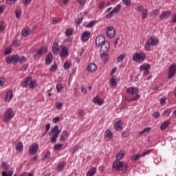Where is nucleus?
I'll return each mask as SVG.
<instances>
[{"instance_id": "obj_54", "label": "nucleus", "mask_w": 176, "mask_h": 176, "mask_svg": "<svg viewBox=\"0 0 176 176\" xmlns=\"http://www.w3.org/2000/svg\"><path fill=\"white\" fill-rule=\"evenodd\" d=\"M50 127H51V125L50 123H48L45 125V131L43 133V135H45V134H46V133H47V131H49V130H50Z\"/></svg>"}, {"instance_id": "obj_37", "label": "nucleus", "mask_w": 176, "mask_h": 176, "mask_svg": "<svg viewBox=\"0 0 176 176\" xmlns=\"http://www.w3.org/2000/svg\"><path fill=\"white\" fill-rule=\"evenodd\" d=\"M65 164H66V163L64 162H60L58 166V171L61 173V171H63V170H64V168L65 167Z\"/></svg>"}, {"instance_id": "obj_16", "label": "nucleus", "mask_w": 176, "mask_h": 176, "mask_svg": "<svg viewBox=\"0 0 176 176\" xmlns=\"http://www.w3.org/2000/svg\"><path fill=\"white\" fill-rule=\"evenodd\" d=\"M123 122L122 120H118L116 123H114V129L117 131H120V130H123Z\"/></svg>"}, {"instance_id": "obj_29", "label": "nucleus", "mask_w": 176, "mask_h": 176, "mask_svg": "<svg viewBox=\"0 0 176 176\" xmlns=\"http://www.w3.org/2000/svg\"><path fill=\"white\" fill-rule=\"evenodd\" d=\"M170 125V120H166L160 126L161 130H166L167 127Z\"/></svg>"}, {"instance_id": "obj_59", "label": "nucleus", "mask_w": 176, "mask_h": 176, "mask_svg": "<svg viewBox=\"0 0 176 176\" xmlns=\"http://www.w3.org/2000/svg\"><path fill=\"white\" fill-rule=\"evenodd\" d=\"M58 122H60V117L56 116L52 119V123H57Z\"/></svg>"}, {"instance_id": "obj_50", "label": "nucleus", "mask_w": 176, "mask_h": 176, "mask_svg": "<svg viewBox=\"0 0 176 176\" xmlns=\"http://www.w3.org/2000/svg\"><path fill=\"white\" fill-rule=\"evenodd\" d=\"M1 167L3 168V170H8L9 169V165L6 162H2Z\"/></svg>"}, {"instance_id": "obj_7", "label": "nucleus", "mask_w": 176, "mask_h": 176, "mask_svg": "<svg viewBox=\"0 0 176 176\" xmlns=\"http://www.w3.org/2000/svg\"><path fill=\"white\" fill-rule=\"evenodd\" d=\"M20 58V56L17 54H12L11 56H8L6 57V63L7 64H10L11 63H13L14 64H17L19 63V60Z\"/></svg>"}, {"instance_id": "obj_47", "label": "nucleus", "mask_w": 176, "mask_h": 176, "mask_svg": "<svg viewBox=\"0 0 176 176\" xmlns=\"http://www.w3.org/2000/svg\"><path fill=\"white\" fill-rule=\"evenodd\" d=\"M12 175H13V171L12 170L2 173V176H12Z\"/></svg>"}, {"instance_id": "obj_40", "label": "nucleus", "mask_w": 176, "mask_h": 176, "mask_svg": "<svg viewBox=\"0 0 176 176\" xmlns=\"http://www.w3.org/2000/svg\"><path fill=\"white\" fill-rule=\"evenodd\" d=\"M64 89V85L59 83L56 85V92L57 93H61V90Z\"/></svg>"}, {"instance_id": "obj_21", "label": "nucleus", "mask_w": 176, "mask_h": 176, "mask_svg": "<svg viewBox=\"0 0 176 176\" xmlns=\"http://www.w3.org/2000/svg\"><path fill=\"white\" fill-rule=\"evenodd\" d=\"M63 133H65V135H62L60 137V141H61V142H65V141H67L68 137H69L68 131H65Z\"/></svg>"}, {"instance_id": "obj_49", "label": "nucleus", "mask_w": 176, "mask_h": 176, "mask_svg": "<svg viewBox=\"0 0 176 176\" xmlns=\"http://www.w3.org/2000/svg\"><path fill=\"white\" fill-rule=\"evenodd\" d=\"M19 61L20 64H24V63H27V58H25V56H21L19 58Z\"/></svg>"}, {"instance_id": "obj_45", "label": "nucleus", "mask_w": 176, "mask_h": 176, "mask_svg": "<svg viewBox=\"0 0 176 176\" xmlns=\"http://www.w3.org/2000/svg\"><path fill=\"white\" fill-rule=\"evenodd\" d=\"M57 70V64L54 63L52 65V67L49 69L50 72H53Z\"/></svg>"}, {"instance_id": "obj_5", "label": "nucleus", "mask_w": 176, "mask_h": 176, "mask_svg": "<svg viewBox=\"0 0 176 176\" xmlns=\"http://www.w3.org/2000/svg\"><path fill=\"white\" fill-rule=\"evenodd\" d=\"M14 111L12 108H8L4 112V122H10L12 118H14Z\"/></svg>"}, {"instance_id": "obj_30", "label": "nucleus", "mask_w": 176, "mask_h": 176, "mask_svg": "<svg viewBox=\"0 0 176 176\" xmlns=\"http://www.w3.org/2000/svg\"><path fill=\"white\" fill-rule=\"evenodd\" d=\"M97 173V168L96 167H92L91 170H89L87 173V176H94Z\"/></svg>"}, {"instance_id": "obj_22", "label": "nucleus", "mask_w": 176, "mask_h": 176, "mask_svg": "<svg viewBox=\"0 0 176 176\" xmlns=\"http://www.w3.org/2000/svg\"><path fill=\"white\" fill-rule=\"evenodd\" d=\"M89 38H90V32L85 31L81 35L82 41H89Z\"/></svg>"}, {"instance_id": "obj_48", "label": "nucleus", "mask_w": 176, "mask_h": 176, "mask_svg": "<svg viewBox=\"0 0 176 176\" xmlns=\"http://www.w3.org/2000/svg\"><path fill=\"white\" fill-rule=\"evenodd\" d=\"M65 34L66 35V36H71V35H72L73 32L72 30L71 29H67L65 30Z\"/></svg>"}, {"instance_id": "obj_44", "label": "nucleus", "mask_w": 176, "mask_h": 176, "mask_svg": "<svg viewBox=\"0 0 176 176\" xmlns=\"http://www.w3.org/2000/svg\"><path fill=\"white\" fill-rule=\"evenodd\" d=\"M12 53V46H9L4 52V54L8 56V54H10Z\"/></svg>"}, {"instance_id": "obj_12", "label": "nucleus", "mask_w": 176, "mask_h": 176, "mask_svg": "<svg viewBox=\"0 0 176 176\" xmlns=\"http://www.w3.org/2000/svg\"><path fill=\"white\" fill-rule=\"evenodd\" d=\"M109 47H111V44L109 43V41H106L100 45V52H107L108 50H109Z\"/></svg>"}, {"instance_id": "obj_64", "label": "nucleus", "mask_w": 176, "mask_h": 176, "mask_svg": "<svg viewBox=\"0 0 176 176\" xmlns=\"http://www.w3.org/2000/svg\"><path fill=\"white\" fill-rule=\"evenodd\" d=\"M172 21L173 23H176V13H175L173 16H172Z\"/></svg>"}, {"instance_id": "obj_52", "label": "nucleus", "mask_w": 176, "mask_h": 176, "mask_svg": "<svg viewBox=\"0 0 176 176\" xmlns=\"http://www.w3.org/2000/svg\"><path fill=\"white\" fill-rule=\"evenodd\" d=\"M159 13H160L159 10H153L151 14V16H158Z\"/></svg>"}, {"instance_id": "obj_27", "label": "nucleus", "mask_w": 176, "mask_h": 176, "mask_svg": "<svg viewBox=\"0 0 176 176\" xmlns=\"http://www.w3.org/2000/svg\"><path fill=\"white\" fill-rule=\"evenodd\" d=\"M52 60H53V54H52V53H50L45 57V64H47V65H49V64H50Z\"/></svg>"}, {"instance_id": "obj_60", "label": "nucleus", "mask_w": 176, "mask_h": 176, "mask_svg": "<svg viewBox=\"0 0 176 176\" xmlns=\"http://www.w3.org/2000/svg\"><path fill=\"white\" fill-rule=\"evenodd\" d=\"M113 14H115V13L111 10L109 14L106 15V19H111Z\"/></svg>"}, {"instance_id": "obj_43", "label": "nucleus", "mask_w": 176, "mask_h": 176, "mask_svg": "<svg viewBox=\"0 0 176 176\" xmlns=\"http://www.w3.org/2000/svg\"><path fill=\"white\" fill-rule=\"evenodd\" d=\"M60 148H63V144L61 143L54 145V151H58Z\"/></svg>"}, {"instance_id": "obj_9", "label": "nucleus", "mask_w": 176, "mask_h": 176, "mask_svg": "<svg viewBox=\"0 0 176 176\" xmlns=\"http://www.w3.org/2000/svg\"><path fill=\"white\" fill-rule=\"evenodd\" d=\"M140 71L144 72V75H149V70L151 69V64H143L139 67Z\"/></svg>"}, {"instance_id": "obj_18", "label": "nucleus", "mask_w": 176, "mask_h": 176, "mask_svg": "<svg viewBox=\"0 0 176 176\" xmlns=\"http://www.w3.org/2000/svg\"><path fill=\"white\" fill-rule=\"evenodd\" d=\"M92 102H94V104H97L98 105H99V107H101V105H104V100L100 98V97L97 96L94 98Z\"/></svg>"}, {"instance_id": "obj_15", "label": "nucleus", "mask_w": 176, "mask_h": 176, "mask_svg": "<svg viewBox=\"0 0 176 176\" xmlns=\"http://www.w3.org/2000/svg\"><path fill=\"white\" fill-rule=\"evenodd\" d=\"M47 52V47L45 46L43 47L42 48L39 49L37 51V54L34 55V58H36V57H41V56H42V54H45V53H46Z\"/></svg>"}, {"instance_id": "obj_14", "label": "nucleus", "mask_w": 176, "mask_h": 176, "mask_svg": "<svg viewBox=\"0 0 176 176\" xmlns=\"http://www.w3.org/2000/svg\"><path fill=\"white\" fill-rule=\"evenodd\" d=\"M38 148H39V146H38V144H33L30 146L29 148L30 155H35V153L38 152Z\"/></svg>"}, {"instance_id": "obj_23", "label": "nucleus", "mask_w": 176, "mask_h": 176, "mask_svg": "<svg viewBox=\"0 0 176 176\" xmlns=\"http://www.w3.org/2000/svg\"><path fill=\"white\" fill-rule=\"evenodd\" d=\"M97 70V65L95 63H90L87 67V71L89 72H94Z\"/></svg>"}, {"instance_id": "obj_53", "label": "nucleus", "mask_w": 176, "mask_h": 176, "mask_svg": "<svg viewBox=\"0 0 176 176\" xmlns=\"http://www.w3.org/2000/svg\"><path fill=\"white\" fill-rule=\"evenodd\" d=\"M35 85H36L35 80H32V81L30 80L29 83V86L30 89H34L35 87Z\"/></svg>"}, {"instance_id": "obj_3", "label": "nucleus", "mask_w": 176, "mask_h": 176, "mask_svg": "<svg viewBox=\"0 0 176 176\" xmlns=\"http://www.w3.org/2000/svg\"><path fill=\"white\" fill-rule=\"evenodd\" d=\"M146 58V54L144 52H136L133 55V60L135 63L142 64Z\"/></svg>"}, {"instance_id": "obj_28", "label": "nucleus", "mask_w": 176, "mask_h": 176, "mask_svg": "<svg viewBox=\"0 0 176 176\" xmlns=\"http://www.w3.org/2000/svg\"><path fill=\"white\" fill-rule=\"evenodd\" d=\"M124 155L125 153L123 151H120L117 155L116 156V159L117 161H120L122 160V159H123V157H124Z\"/></svg>"}, {"instance_id": "obj_46", "label": "nucleus", "mask_w": 176, "mask_h": 176, "mask_svg": "<svg viewBox=\"0 0 176 176\" xmlns=\"http://www.w3.org/2000/svg\"><path fill=\"white\" fill-rule=\"evenodd\" d=\"M50 151H47L44 155L43 160H49L50 159Z\"/></svg>"}, {"instance_id": "obj_8", "label": "nucleus", "mask_w": 176, "mask_h": 176, "mask_svg": "<svg viewBox=\"0 0 176 176\" xmlns=\"http://www.w3.org/2000/svg\"><path fill=\"white\" fill-rule=\"evenodd\" d=\"M176 74V64L173 63L168 68V79H171V78H174Z\"/></svg>"}, {"instance_id": "obj_58", "label": "nucleus", "mask_w": 176, "mask_h": 176, "mask_svg": "<svg viewBox=\"0 0 176 176\" xmlns=\"http://www.w3.org/2000/svg\"><path fill=\"white\" fill-rule=\"evenodd\" d=\"M56 107L57 109H61L63 108V103L56 102Z\"/></svg>"}, {"instance_id": "obj_56", "label": "nucleus", "mask_w": 176, "mask_h": 176, "mask_svg": "<svg viewBox=\"0 0 176 176\" xmlns=\"http://www.w3.org/2000/svg\"><path fill=\"white\" fill-rule=\"evenodd\" d=\"M166 97H163L160 100V104H161L162 105H164V104H166Z\"/></svg>"}, {"instance_id": "obj_17", "label": "nucleus", "mask_w": 176, "mask_h": 176, "mask_svg": "<svg viewBox=\"0 0 176 176\" xmlns=\"http://www.w3.org/2000/svg\"><path fill=\"white\" fill-rule=\"evenodd\" d=\"M100 58L103 63H108V60H109V55L105 52H100Z\"/></svg>"}, {"instance_id": "obj_34", "label": "nucleus", "mask_w": 176, "mask_h": 176, "mask_svg": "<svg viewBox=\"0 0 176 176\" xmlns=\"http://www.w3.org/2000/svg\"><path fill=\"white\" fill-rule=\"evenodd\" d=\"M98 22V21H92L87 25H85V28H91L92 27H94V25H96V24H97Z\"/></svg>"}, {"instance_id": "obj_63", "label": "nucleus", "mask_w": 176, "mask_h": 176, "mask_svg": "<svg viewBox=\"0 0 176 176\" xmlns=\"http://www.w3.org/2000/svg\"><path fill=\"white\" fill-rule=\"evenodd\" d=\"M154 116L155 118H156L157 119L160 118V113L159 111H155L154 112Z\"/></svg>"}, {"instance_id": "obj_32", "label": "nucleus", "mask_w": 176, "mask_h": 176, "mask_svg": "<svg viewBox=\"0 0 176 176\" xmlns=\"http://www.w3.org/2000/svg\"><path fill=\"white\" fill-rule=\"evenodd\" d=\"M113 133H112V131L110 130H106L105 133H104V137L107 138H109V140H112Z\"/></svg>"}, {"instance_id": "obj_2", "label": "nucleus", "mask_w": 176, "mask_h": 176, "mask_svg": "<svg viewBox=\"0 0 176 176\" xmlns=\"http://www.w3.org/2000/svg\"><path fill=\"white\" fill-rule=\"evenodd\" d=\"M157 45H159V38L156 36H151L148 38L144 45V50L146 52H149L151 46H157Z\"/></svg>"}, {"instance_id": "obj_13", "label": "nucleus", "mask_w": 176, "mask_h": 176, "mask_svg": "<svg viewBox=\"0 0 176 176\" xmlns=\"http://www.w3.org/2000/svg\"><path fill=\"white\" fill-rule=\"evenodd\" d=\"M105 41V37L104 36H98L96 39V45L97 46H101Z\"/></svg>"}, {"instance_id": "obj_11", "label": "nucleus", "mask_w": 176, "mask_h": 176, "mask_svg": "<svg viewBox=\"0 0 176 176\" xmlns=\"http://www.w3.org/2000/svg\"><path fill=\"white\" fill-rule=\"evenodd\" d=\"M52 53L55 56H57V54L60 53V45H58V41L56 40L54 42V44L52 46Z\"/></svg>"}, {"instance_id": "obj_6", "label": "nucleus", "mask_w": 176, "mask_h": 176, "mask_svg": "<svg viewBox=\"0 0 176 176\" xmlns=\"http://www.w3.org/2000/svg\"><path fill=\"white\" fill-rule=\"evenodd\" d=\"M59 56L60 58H67L69 56V49L65 45H61L59 50Z\"/></svg>"}, {"instance_id": "obj_1", "label": "nucleus", "mask_w": 176, "mask_h": 176, "mask_svg": "<svg viewBox=\"0 0 176 176\" xmlns=\"http://www.w3.org/2000/svg\"><path fill=\"white\" fill-rule=\"evenodd\" d=\"M126 93L131 94V96H134L128 100V102H132V101H138L140 100V89L135 87H129L126 89Z\"/></svg>"}, {"instance_id": "obj_61", "label": "nucleus", "mask_w": 176, "mask_h": 176, "mask_svg": "<svg viewBox=\"0 0 176 176\" xmlns=\"http://www.w3.org/2000/svg\"><path fill=\"white\" fill-rule=\"evenodd\" d=\"M59 22H60V19L58 18H54L52 19L53 24H58Z\"/></svg>"}, {"instance_id": "obj_31", "label": "nucleus", "mask_w": 176, "mask_h": 176, "mask_svg": "<svg viewBox=\"0 0 176 176\" xmlns=\"http://www.w3.org/2000/svg\"><path fill=\"white\" fill-rule=\"evenodd\" d=\"M120 9H122V5L118 4L111 11L114 14H118L120 12Z\"/></svg>"}, {"instance_id": "obj_36", "label": "nucleus", "mask_w": 176, "mask_h": 176, "mask_svg": "<svg viewBox=\"0 0 176 176\" xmlns=\"http://www.w3.org/2000/svg\"><path fill=\"white\" fill-rule=\"evenodd\" d=\"M125 57H126V53L121 54L117 58V63H122V61H123Z\"/></svg>"}, {"instance_id": "obj_39", "label": "nucleus", "mask_w": 176, "mask_h": 176, "mask_svg": "<svg viewBox=\"0 0 176 176\" xmlns=\"http://www.w3.org/2000/svg\"><path fill=\"white\" fill-rule=\"evenodd\" d=\"M151 130H152V128H151L149 126L144 128L143 130H142L139 132L138 135H141V134H144V133H149V131H151Z\"/></svg>"}, {"instance_id": "obj_19", "label": "nucleus", "mask_w": 176, "mask_h": 176, "mask_svg": "<svg viewBox=\"0 0 176 176\" xmlns=\"http://www.w3.org/2000/svg\"><path fill=\"white\" fill-rule=\"evenodd\" d=\"M12 98H13V91L12 90L8 91L6 95V101L7 102H9L12 101Z\"/></svg>"}, {"instance_id": "obj_10", "label": "nucleus", "mask_w": 176, "mask_h": 176, "mask_svg": "<svg viewBox=\"0 0 176 176\" xmlns=\"http://www.w3.org/2000/svg\"><path fill=\"white\" fill-rule=\"evenodd\" d=\"M107 35L109 38H113L115 36L116 31L113 26H109L106 29Z\"/></svg>"}, {"instance_id": "obj_24", "label": "nucleus", "mask_w": 176, "mask_h": 176, "mask_svg": "<svg viewBox=\"0 0 176 176\" xmlns=\"http://www.w3.org/2000/svg\"><path fill=\"white\" fill-rule=\"evenodd\" d=\"M109 82H110V87L112 89H116V87H118V82H116V79L112 77L109 79Z\"/></svg>"}, {"instance_id": "obj_42", "label": "nucleus", "mask_w": 176, "mask_h": 176, "mask_svg": "<svg viewBox=\"0 0 176 176\" xmlns=\"http://www.w3.org/2000/svg\"><path fill=\"white\" fill-rule=\"evenodd\" d=\"M141 156L142 155L140 153L139 154H135L132 156L131 160H133V162H135V160H138V159H140Z\"/></svg>"}, {"instance_id": "obj_62", "label": "nucleus", "mask_w": 176, "mask_h": 176, "mask_svg": "<svg viewBox=\"0 0 176 176\" xmlns=\"http://www.w3.org/2000/svg\"><path fill=\"white\" fill-rule=\"evenodd\" d=\"M28 68V65L24 64L22 65L21 69V71H27Z\"/></svg>"}, {"instance_id": "obj_41", "label": "nucleus", "mask_w": 176, "mask_h": 176, "mask_svg": "<svg viewBox=\"0 0 176 176\" xmlns=\"http://www.w3.org/2000/svg\"><path fill=\"white\" fill-rule=\"evenodd\" d=\"M148 9H145L144 10H143L142 13V19L143 20H145V19H146V17H148Z\"/></svg>"}, {"instance_id": "obj_38", "label": "nucleus", "mask_w": 176, "mask_h": 176, "mask_svg": "<svg viewBox=\"0 0 176 176\" xmlns=\"http://www.w3.org/2000/svg\"><path fill=\"white\" fill-rule=\"evenodd\" d=\"M58 131V126L55 125L51 130L50 132L49 133V135H52V134H54V133H57Z\"/></svg>"}, {"instance_id": "obj_35", "label": "nucleus", "mask_w": 176, "mask_h": 176, "mask_svg": "<svg viewBox=\"0 0 176 176\" xmlns=\"http://www.w3.org/2000/svg\"><path fill=\"white\" fill-rule=\"evenodd\" d=\"M31 77H29L25 80V81L22 83V87H27V86L30 85V82H31Z\"/></svg>"}, {"instance_id": "obj_25", "label": "nucleus", "mask_w": 176, "mask_h": 176, "mask_svg": "<svg viewBox=\"0 0 176 176\" xmlns=\"http://www.w3.org/2000/svg\"><path fill=\"white\" fill-rule=\"evenodd\" d=\"M61 133V130L58 131L52 138L51 142L52 144H56L57 142V139L58 138V135Z\"/></svg>"}, {"instance_id": "obj_20", "label": "nucleus", "mask_w": 176, "mask_h": 176, "mask_svg": "<svg viewBox=\"0 0 176 176\" xmlns=\"http://www.w3.org/2000/svg\"><path fill=\"white\" fill-rule=\"evenodd\" d=\"M170 16H171V11L167 10L166 12H162L160 15V20H163L164 19H167V17H170Z\"/></svg>"}, {"instance_id": "obj_51", "label": "nucleus", "mask_w": 176, "mask_h": 176, "mask_svg": "<svg viewBox=\"0 0 176 176\" xmlns=\"http://www.w3.org/2000/svg\"><path fill=\"white\" fill-rule=\"evenodd\" d=\"M71 68V64L68 63V61H66L64 63V69H69Z\"/></svg>"}, {"instance_id": "obj_57", "label": "nucleus", "mask_w": 176, "mask_h": 176, "mask_svg": "<svg viewBox=\"0 0 176 176\" xmlns=\"http://www.w3.org/2000/svg\"><path fill=\"white\" fill-rule=\"evenodd\" d=\"M151 152H152V150H148V151H145V152H144V153H142L141 154V156H142V157H144L146 156V155H149V153H151Z\"/></svg>"}, {"instance_id": "obj_4", "label": "nucleus", "mask_w": 176, "mask_h": 176, "mask_svg": "<svg viewBox=\"0 0 176 176\" xmlns=\"http://www.w3.org/2000/svg\"><path fill=\"white\" fill-rule=\"evenodd\" d=\"M123 167L124 170H127V165L124 164V162L116 160L113 163V168L117 171H122V170H123Z\"/></svg>"}, {"instance_id": "obj_26", "label": "nucleus", "mask_w": 176, "mask_h": 176, "mask_svg": "<svg viewBox=\"0 0 176 176\" xmlns=\"http://www.w3.org/2000/svg\"><path fill=\"white\" fill-rule=\"evenodd\" d=\"M21 34L23 36H28L31 34V29L28 28H24L21 30Z\"/></svg>"}, {"instance_id": "obj_33", "label": "nucleus", "mask_w": 176, "mask_h": 176, "mask_svg": "<svg viewBox=\"0 0 176 176\" xmlns=\"http://www.w3.org/2000/svg\"><path fill=\"white\" fill-rule=\"evenodd\" d=\"M23 143L19 142L16 146V151H17V152H19V153H20L23 152Z\"/></svg>"}, {"instance_id": "obj_55", "label": "nucleus", "mask_w": 176, "mask_h": 176, "mask_svg": "<svg viewBox=\"0 0 176 176\" xmlns=\"http://www.w3.org/2000/svg\"><path fill=\"white\" fill-rule=\"evenodd\" d=\"M122 2L126 6H130L131 5V0H122Z\"/></svg>"}]
</instances>
